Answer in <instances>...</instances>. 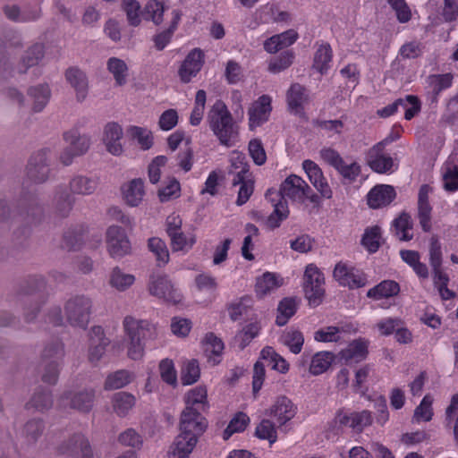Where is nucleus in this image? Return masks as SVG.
<instances>
[{"label":"nucleus","mask_w":458,"mask_h":458,"mask_svg":"<svg viewBox=\"0 0 458 458\" xmlns=\"http://www.w3.org/2000/svg\"><path fill=\"white\" fill-rule=\"evenodd\" d=\"M266 198L274 206V212L269 216L267 225L271 228H276L289 215L287 203L282 199L288 198L303 203L307 199L315 202L318 196L312 193L311 188L301 177L292 174L282 182L279 191L270 189L267 191Z\"/></svg>","instance_id":"1"},{"label":"nucleus","mask_w":458,"mask_h":458,"mask_svg":"<svg viewBox=\"0 0 458 458\" xmlns=\"http://www.w3.org/2000/svg\"><path fill=\"white\" fill-rule=\"evenodd\" d=\"M207 118L210 130L221 145L232 147L237 142L239 137L238 123L233 119L223 101L217 100L214 103L208 113Z\"/></svg>","instance_id":"2"},{"label":"nucleus","mask_w":458,"mask_h":458,"mask_svg":"<svg viewBox=\"0 0 458 458\" xmlns=\"http://www.w3.org/2000/svg\"><path fill=\"white\" fill-rule=\"evenodd\" d=\"M147 290L148 293L166 302L177 304L182 301V294L172 279L164 273L153 272L149 275Z\"/></svg>","instance_id":"3"},{"label":"nucleus","mask_w":458,"mask_h":458,"mask_svg":"<svg viewBox=\"0 0 458 458\" xmlns=\"http://www.w3.org/2000/svg\"><path fill=\"white\" fill-rule=\"evenodd\" d=\"M392 141L394 139H385L374 145L367 153V164L375 173L390 174L398 169V162L385 150V146Z\"/></svg>","instance_id":"4"},{"label":"nucleus","mask_w":458,"mask_h":458,"mask_svg":"<svg viewBox=\"0 0 458 458\" xmlns=\"http://www.w3.org/2000/svg\"><path fill=\"white\" fill-rule=\"evenodd\" d=\"M324 276L314 264L306 267L303 276V290L310 306H318L322 302L324 289Z\"/></svg>","instance_id":"5"},{"label":"nucleus","mask_w":458,"mask_h":458,"mask_svg":"<svg viewBox=\"0 0 458 458\" xmlns=\"http://www.w3.org/2000/svg\"><path fill=\"white\" fill-rule=\"evenodd\" d=\"M92 301L85 295H76L65 304V315L72 327L85 328L89 322Z\"/></svg>","instance_id":"6"},{"label":"nucleus","mask_w":458,"mask_h":458,"mask_svg":"<svg viewBox=\"0 0 458 458\" xmlns=\"http://www.w3.org/2000/svg\"><path fill=\"white\" fill-rule=\"evenodd\" d=\"M106 250L113 259H122L131 251L130 240L123 228L111 225L106 233Z\"/></svg>","instance_id":"7"},{"label":"nucleus","mask_w":458,"mask_h":458,"mask_svg":"<svg viewBox=\"0 0 458 458\" xmlns=\"http://www.w3.org/2000/svg\"><path fill=\"white\" fill-rule=\"evenodd\" d=\"M95 391L91 388L65 392L59 400L62 409L72 408L81 412H88L93 407Z\"/></svg>","instance_id":"8"},{"label":"nucleus","mask_w":458,"mask_h":458,"mask_svg":"<svg viewBox=\"0 0 458 458\" xmlns=\"http://www.w3.org/2000/svg\"><path fill=\"white\" fill-rule=\"evenodd\" d=\"M334 277L339 284L351 289L360 288L367 284V277L361 270L344 262L335 265Z\"/></svg>","instance_id":"9"},{"label":"nucleus","mask_w":458,"mask_h":458,"mask_svg":"<svg viewBox=\"0 0 458 458\" xmlns=\"http://www.w3.org/2000/svg\"><path fill=\"white\" fill-rule=\"evenodd\" d=\"M64 356V347L61 343H55L45 348L43 352L44 359L49 360L46 364L42 380L49 385H54L57 382L59 374V360Z\"/></svg>","instance_id":"10"},{"label":"nucleus","mask_w":458,"mask_h":458,"mask_svg":"<svg viewBox=\"0 0 458 458\" xmlns=\"http://www.w3.org/2000/svg\"><path fill=\"white\" fill-rule=\"evenodd\" d=\"M208 428L207 420L198 411L183 409L180 419V432L199 439Z\"/></svg>","instance_id":"11"},{"label":"nucleus","mask_w":458,"mask_h":458,"mask_svg":"<svg viewBox=\"0 0 458 458\" xmlns=\"http://www.w3.org/2000/svg\"><path fill=\"white\" fill-rule=\"evenodd\" d=\"M272 112V98L268 95H262L255 100L248 110L249 129L254 131L256 128L267 123Z\"/></svg>","instance_id":"12"},{"label":"nucleus","mask_w":458,"mask_h":458,"mask_svg":"<svg viewBox=\"0 0 458 458\" xmlns=\"http://www.w3.org/2000/svg\"><path fill=\"white\" fill-rule=\"evenodd\" d=\"M236 159L241 164V170L236 172V176L233 178V184L240 185L236 203L241 206L246 203L251 196L254 189V182L250 178L248 165L245 162V157L237 155Z\"/></svg>","instance_id":"13"},{"label":"nucleus","mask_w":458,"mask_h":458,"mask_svg":"<svg viewBox=\"0 0 458 458\" xmlns=\"http://www.w3.org/2000/svg\"><path fill=\"white\" fill-rule=\"evenodd\" d=\"M123 327L127 338H131L132 335L129 327L131 328V332L134 333L135 337L143 342L148 339H155L158 335L157 329L153 324L131 316L124 318Z\"/></svg>","instance_id":"14"},{"label":"nucleus","mask_w":458,"mask_h":458,"mask_svg":"<svg viewBox=\"0 0 458 458\" xmlns=\"http://www.w3.org/2000/svg\"><path fill=\"white\" fill-rule=\"evenodd\" d=\"M204 64V53L199 48L192 49L182 62L178 76L182 83H189L196 77Z\"/></svg>","instance_id":"15"},{"label":"nucleus","mask_w":458,"mask_h":458,"mask_svg":"<svg viewBox=\"0 0 458 458\" xmlns=\"http://www.w3.org/2000/svg\"><path fill=\"white\" fill-rule=\"evenodd\" d=\"M335 360L333 352L322 351L318 352L310 357L309 354L303 353L298 361L300 368H305L310 361L309 372L313 376H318L326 372L332 365Z\"/></svg>","instance_id":"16"},{"label":"nucleus","mask_w":458,"mask_h":458,"mask_svg":"<svg viewBox=\"0 0 458 458\" xmlns=\"http://www.w3.org/2000/svg\"><path fill=\"white\" fill-rule=\"evenodd\" d=\"M302 168L306 173L311 184L317 189L324 199H331L333 191L329 186L327 178L321 168L312 160L306 159L302 162Z\"/></svg>","instance_id":"17"},{"label":"nucleus","mask_w":458,"mask_h":458,"mask_svg":"<svg viewBox=\"0 0 458 458\" xmlns=\"http://www.w3.org/2000/svg\"><path fill=\"white\" fill-rule=\"evenodd\" d=\"M123 130L114 122L106 123L103 128L102 142L106 151L114 156H120L123 152L122 144Z\"/></svg>","instance_id":"18"},{"label":"nucleus","mask_w":458,"mask_h":458,"mask_svg":"<svg viewBox=\"0 0 458 458\" xmlns=\"http://www.w3.org/2000/svg\"><path fill=\"white\" fill-rule=\"evenodd\" d=\"M371 421V414L368 411L360 412L340 411L334 419L335 425L339 427H349L357 431H361L365 427L370 425Z\"/></svg>","instance_id":"19"},{"label":"nucleus","mask_w":458,"mask_h":458,"mask_svg":"<svg viewBox=\"0 0 458 458\" xmlns=\"http://www.w3.org/2000/svg\"><path fill=\"white\" fill-rule=\"evenodd\" d=\"M109 343L110 341L106 337L101 327L96 326L90 329L89 347V360L90 362L95 363L100 360Z\"/></svg>","instance_id":"20"},{"label":"nucleus","mask_w":458,"mask_h":458,"mask_svg":"<svg viewBox=\"0 0 458 458\" xmlns=\"http://www.w3.org/2000/svg\"><path fill=\"white\" fill-rule=\"evenodd\" d=\"M393 186L379 184L373 187L367 195V202L371 208H380L389 205L395 198Z\"/></svg>","instance_id":"21"},{"label":"nucleus","mask_w":458,"mask_h":458,"mask_svg":"<svg viewBox=\"0 0 458 458\" xmlns=\"http://www.w3.org/2000/svg\"><path fill=\"white\" fill-rule=\"evenodd\" d=\"M296 410L289 398L280 396L270 408L269 415L273 416L280 426H283L295 416Z\"/></svg>","instance_id":"22"},{"label":"nucleus","mask_w":458,"mask_h":458,"mask_svg":"<svg viewBox=\"0 0 458 458\" xmlns=\"http://www.w3.org/2000/svg\"><path fill=\"white\" fill-rule=\"evenodd\" d=\"M146 194L144 182L141 179H133L122 186L124 202L130 207H138Z\"/></svg>","instance_id":"23"},{"label":"nucleus","mask_w":458,"mask_h":458,"mask_svg":"<svg viewBox=\"0 0 458 458\" xmlns=\"http://www.w3.org/2000/svg\"><path fill=\"white\" fill-rule=\"evenodd\" d=\"M199 439L190 435H184L182 432L175 437L170 447V458H188L195 448Z\"/></svg>","instance_id":"24"},{"label":"nucleus","mask_w":458,"mask_h":458,"mask_svg":"<svg viewBox=\"0 0 458 458\" xmlns=\"http://www.w3.org/2000/svg\"><path fill=\"white\" fill-rule=\"evenodd\" d=\"M284 284V278L273 272H266L256 280L255 291L258 296L264 297Z\"/></svg>","instance_id":"25"},{"label":"nucleus","mask_w":458,"mask_h":458,"mask_svg":"<svg viewBox=\"0 0 458 458\" xmlns=\"http://www.w3.org/2000/svg\"><path fill=\"white\" fill-rule=\"evenodd\" d=\"M184 399V409L198 411L201 413L208 408V390L204 386H198L188 391Z\"/></svg>","instance_id":"26"},{"label":"nucleus","mask_w":458,"mask_h":458,"mask_svg":"<svg viewBox=\"0 0 458 458\" xmlns=\"http://www.w3.org/2000/svg\"><path fill=\"white\" fill-rule=\"evenodd\" d=\"M49 174L46 152L41 151L33 156L28 165V175L35 182H41L47 180Z\"/></svg>","instance_id":"27"},{"label":"nucleus","mask_w":458,"mask_h":458,"mask_svg":"<svg viewBox=\"0 0 458 458\" xmlns=\"http://www.w3.org/2000/svg\"><path fill=\"white\" fill-rule=\"evenodd\" d=\"M369 342L364 339H356L351 342L340 352L341 359L346 362H360L368 355Z\"/></svg>","instance_id":"28"},{"label":"nucleus","mask_w":458,"mask_h":458,"mask_svg":"<svg viewBox=\"0 0 458 458\" xmlns=\"http://www.w3.org/2000/svg\"><path fill=\"white\" fill-rule=\"evenodd\" d=\"M64 140L67 146L78 156L87 153L91 144L89 136L80 133L75 128L65 131L64 133Z\"/></svg>","instance_id":"29"},{"label":"nucleus","mask_w":458,"mask_h":458,"mask_svg":"<svg viewBox=\"0 0 458 458\" xmlns=\"http://www.w3.org/2000/svg\"><path fill=\"white\" fill-rule=\"evenodd\" d=\"M65 78L74 89L77 100L83 101L88 94V79L86 74L76 67H71L66 71Z\"/></svg>","instance_id":"30"},{"label":"nucleus","mask_w":458,"mask_h":458,"mask_svg":"<svg viewBox=\"0 0 458 458\" xmlns=\"http://www.w3.org/2000/svg\"><path fill=\"white\" fill-rule=\"evenodd\" d=\"M204 353L209 363L216 365L220 362L224 344L221 339L210 333L206 335L203 342Z\"/></svg>","instance_id":"31"},{"label":"nucleus","mask_w":458,"mask_h":458,"mask_svg":"<svg viewBox=\"0 0 458 458\" xmlns=\"http://www.w3.org/2000/svg\"><path fill=\"white\" fill-rule=\"evenodd\" d=\"M106 69L112 74L116 86H123L128 82L130 70L127 63L118 57H110L106 61Z\"/></svg>","instance_id":"32"},{"label":"nucleus","mask_w":458,"mask_h":458,"mask_svg":"<svg viewBox=\"0 0 458 458\" xmlns=\"http://www.w3.org/2000/svg\"><path fill=\"white\" fill-rule=\"evenodd\" d=\"M287 104L290 111L295 114H302L303 106L308 102L305 89L300 84H293L287 91Z\"/></svg>","instance_id":"33"},{"label":"nucleus","mask_w":458,"mask_h":458,"mask_svg":"<svg viewBox=\"0 0 458 458\" xmlns=\"http://www.w3.org/2000/svg\"><path fill=\"white\" fill-rule=\"evenodd\" d=\"M443 188L449 192L458 191V165L451 159L445 161L441 167Z\"/></svg>","instance_id":"34"},{"label":"nucleus","mask_w":458,"mask_h":458,"mask_svg":"<svg viewBox=\"0 0 458 458\" xmlns=\"http://www.w3.org/2000/svg\"><path fill=\"white\" fill-rule=\"evenodd\" d=\"M108 283L112 288L118 292H125L135 283V276L124 272L119 267H115L109 274Z\"/></svg>","instance_id":"35"},{"label":"nucleus","mask_w":458,"mask_h":458,"mask_svg":"<svg viewBox=\"0 0 458 458\" xmlns=\"http://www.w3.org/2000/svg\"><path fill=\"white\" fill-rule=\"evenodd\" d=\"M40 8L33 7L30 12H21L15 4H7L4 7V15L11 21L16 22H27L37 20L40 16Z\"/></svg>","instance_id":"36"},{"label":"nucleus","mask_w":458,"mask_h":458,"mask_svg":"<svg viewBox=\"0 0 458 458\" xmlns=\"http://www.w3.org/2000/svg\"><path fill=\"white\" fill-rule=\"evenodd\" d=\"M131 139L136 141L137 145L142 150H148L154 144L153 133L147 127L131 125L127 129Z\"/></svg>","instance_id":"37"},{"label":"nucleus","mask_w":458,"mask_h":458,"mask_svg":"<svg viewBox=\"0 0 458 458\" xmlns=\"http://www.w3.org/2000/svg\"><path fill=\"white\" fill-rule=\"evenodd\" d=\"M400 292L399 284L392 280L382 281L377 285L369 289L367 297L373 300H381L395 296Z\"/></svg>","instance_id":"38"},{"label":"nucleus","mask_w":458,"mask_h":458,"mask_svg":"<svg viewBox=\"0 0 458 458\" xmlns=\"http://www.w3.org/2000/svg\"><path fill=\"white\" fill-rule=\"evenodd\" d=\"M98 186V181L94 177L78 175L73 177L70 182V190L74 194H92L97 190Z\"/></svg>","instance_id":"39"},{"label":"nucleus","mask_w":458,"mask_h":458,"mask_svg":"<svg viewBox=\"0 0 458 458\" xmlns=\"http://www.w3.org/2000/svg\"><path fill=\"white\" fill-rule=\"evenodd\" d=\"M28 95L32 100V110L40 112L48 103L51 92L47 84H39L30 88Z\"/></svg>","instance_id":"40"},{"label":"nucleus","mask_w":458,"mask_h":458,"mask_svg":"<svg viewBox=\"0 0 458 458\" xmlns=\"http://www.w3.org/2000/svg\"><path fill=\"white\" fill-rule=\"evenodd\" d=\"M260 360H264L267 365L280 373H286L289 370V363L272 347L267 346L261 350Z\"/></svg>","instance_id":"41"},{"label":"nucleus","mask_w":458,"mask_h":458,"mask_svg":"<svg viewBox=\"0 0 458 458\" xmlns=\"http://www.w3.org/2000/svg\"><path fill=\"white\" fill-rule=\"evenodd\" d=\"M445 427L453 430L454 439L458 446V394L451 397L445 411Z\"/></svg>","instance_id":"42"},{"label":"nucleus","mask_w":458,"mask_h":458,"mask_svg":"<svg viewBox=\"0 0 458 458\" xmlns=\"http://www.w3.org/2000/svg\"><path fill=\"white\" fill-rule=\"evenodd\" d=\"M298 307V301L295 298L283 299L277 307L276 325L284 326L288 320L295 314Z\"/></svg>","instance_id":"43"},{"label":"nucleus","mask_w":458,"mask_h":458,"mask_svg":"<svg viewBox=\"0 0 458 458\" xmlns=\"http://www.w3.org/2000/svg\"><path fill=\"white\" fill-rule=\"evenodd\" d=\"M393 227L395 236L400 241H410L412 239V223L409 215L403 214L394 219Z\"/></svg>","instance_id":"44"},{"label":"nucleus","mask_w":458,"mask_h":458,"mask_svg":"<svg viewBox=\"0 0 458 458\" xmlns=\"http://www.w3.org/2000/svg\"><path fill=\"white\" fill-rule=\"evenodd\" d=\"M381 243V228L377 225L368 227L361 238L362 246L370 253H374L378 250Z\"/></svg>","instance_id":"45"},{"label":"nucleus","mask_w":458,"mask_h":458,"mask_svg":"<svg viewBox=\"0 0 458 458\" xmlns=\"http://www.w3.org/2000/svg\"><path fill=\"white\" fill-rule=\"evenodd\" d=\"M433 402V397L430 394H426L414 410L412 417L413 421L416 423L430 421L434 415L432 407Z\"/></svg>","instance_id":"46"},{"label":"nucleus","mask_w":458,"mask_h":458,"mask_svg":"<svg viewBox=\"0 0 458 458\" xmlns=\"http://www.w3.org/2000/svg\"><path fill=\"white\" fill-rule=\"evenodd\" d=\"M113 409L119 416H124L135 405V397L125 392L114 394L112 399Z\"/></svg>","instance_id":"47"},{"label":"nucleus","mask_w":458,"mask_h":458,"mask_svg":"<svg viewBox=\"0 0 458 458\" xmlns=\"http://www.w3.org/2000/svg\"><path fill=\"white\" fill-rule=\"evenodd\" d=\"M173 251L188 252L196 243V236L193 233L185 234L182 231L169 236Z\"/></svg>","instance_id":"48"},{"label":"nucleus","mask_w":458,"mask_h":458,"mask_svg":"<svg viewBox=\"0 0 458 458\" xmlns=\"http://www.w3.org/2000/svg\"><path fill=\"white\" fill-rule=\"evenodd\" d=\"M332 62V49L328 44L321 45L316 51L313 67L320 73L326 72Z\"/></svg>","instance_id":"49"},{"label":"nucleus","mask_w":458,"mask_h":458,"mask_svg":"<svg viewBox=\"0 0 458 458\" xmlns=\"http://www.w3.org/2000/svg\"><path fill=\"white\" fill-rule=\"evenodd\" d=\"M148 250L155 255L158 266H165L169 261V251L165 242L158 238L152 237L148 242Z\"/></svg>","instance_id":"50"},{"label":"nucleus","mask_w":458,"mask_h":458,"mask_svg":"<svg viewBox=\"0 0 458 458\" xmlns=\"http://www.w3.org/2000/svg\"><path fill=\"white\" fill-rule=\"evenodd\" d=\"M281 342L287 346L293 353L298 354L302 349L304 337L300 331L290 329L284 332L281 336Z\"/></svg>","instance_id":"51"},{"label":"nucleus","mask_w":458,"mask_h":458,"mask_svg":"<svg viewBox=\"0 0 458 458\" xmlns=\"http://www.w3.org/2000/svg\"><path fill=\"white\" fill-rule=\"evenodd\" d=\"M199 377L200 369L199 366V362L196 360L186 361L182 369L181 373V380L182 385H192L199 380Z\"/></svg>","instance_id":"52"},{"label":"nucleus","mask_w":458,"mask_h":458,"mask_svg":"<svg viewBox=\"0 0 458 458\" xmlns=\"http://www.w3.org/2000/svg\"><path fill=\"white\" fill-rule=\"evenodd\" d=\"M53 400L49 391L39 388L32 395L30 401L28 403V407L35 408L38 411H43L52 407Z\"/></svg>","instance_id":"53"},{"label":"nucleus","mask_w":458,"mask_h":458,"mask_svg":"<svg viewBox=\"0 0 458 458\" xmlns=\"http://www.w3.org/2000/svg\"><path fill=\"white\" fill-rule=\"evenodd\" d=\"M206 100V91L203 89L198 90L195 97L194 107L190 115V123L192 126L199 125L202 121L205 111Z\"/></svg>","instance_id":"54"},{"label":"nucleus","mask_w":458,"mask_h":458,"mask_svg":"<svg viewBox=\"0 0 458 458\" xmlns=\"http://www.w3.org/2000/svg\"><path fill=\"white\" fill-rule=\"evenodd\" d=\"M249 423L250 418L247 416V414L243 412H238L231 420L227 428L225 429L223 434L224 439L227 440L233 434L244 431Z\"/></svg>","instance_id":"55"},{"label":"nucleus","mask_w":458,"mask_h":458,"mask_svg":"<svg viewBox=\"0 0 458 458\" xmlns=\"http://www.w3.org/2000/svg\"><path fill=\"white\" fill-rule=\"evenodd\" d=\"M196 290L200 293L212 294L217 289L218 284L216 279L208 273H200L194 278Z\"/></svg>","instance_id":"56"},{"label":"nucleus","mask_w":458,"mask_h":458,"mask_svg":"<svg viewBox=\"0 0 458 458\" xmlns=\"http://www.w3.org/2000/svg\"><path fill=\"white\" fill-rule=\"evenodd\" d=\"M43 57V46L36 44L32 46L21 59L20 72H24L29 67L34 66L38 64L39 60Z\"/></svg>","instance_id":"57"},{"label":"nucleus","mask_w":458,"mask_h":458,"mask_svg":"<svg viewBox=\"0 0 458 458\" xmlns=\"http://www.w3.org/2000/svg\"><path fill=\"white\" fill-rule=\"evenodd\" d=\"M131 380V375L127 370H118L110 374L105 383V389H119L125 386Z\"/></svg>","instance_id":"58"},{"label":"nucleus","mask_w":458,"mask_h":458,"mask_svg":"<svg viewBox=\"0 0 458 458\" xmlns=\"http://www.w3.org/2000/svg\"><path fill=\"white\" fill-rule=\"evenodd\" d=\"M293 53L292 51H285L269 61L268 70L273 73H278L287 69L293 64Z\"/></svg>","instance_id":"59"},{"label":"nucleus","mask_w":458,"mask_h":458,"mask_svg":"<svg viewBox=\"0 0 458 458\" xmlns=\"http://www.w3.org/2000/svg\"><path fill=\"white\" fill-rule=\"evenodd\" d=\"M338 174L349 182H354L360 174V165L357 162H347L343 158V161L335 169Z\"/></svg>","instance_id":"60"},{"label":"nucleus","mask_w":458,"mask_h":458,"mask_svg":"<svg viewBox=\"0 0 458 458\" xmlns=\"http://www.w3.org/2000/svg\"><path fill=\"white\" fill-rule=\"evenodd\" d=\"M256 436L260 439L268 440L274 444L277 439L275 424L269 420H263L256 428Z\"/></svg>","instance_id":"61"},{"label":"nucleus","mask_w":458,"mask_h":458,"mask_svg":"<svg viewBox=\"0 0 458 458\" xmlns=\"http://www.w3.org/2000/svg\"><path fill=\"white\" fill-rule=\"evenodd\" d=\"M145 15L155 24H160L163 21L165 12L164 4L157 0H148L145 5Z\"/></svg>","instance_id":"62"},{"label":"nucleus","mask_w":458,"mask_h":458,"mask_svg":"<svg viewBox=\"0 0 458 458\" xmlns=\"http://www.w3.org/2000/svg\"><path fill=\"white\" fill-rule=\"evenodd\" d=\"M159 373L162 380L168 385L176 386L177 373L173 360L165 359L159 363Z\"/></svg>","instance_id":"63"},{"label":"nucleus","mask_w":458,"mask_h":458,"mask_svg":"<svg viewBox=\"0 0 458 458\" xmlns=\"http://www.w3.org/2000/svg\"><path fill=\"white\" fill-rule=\"evenodd\" d=\"M181 186L177 180L171 179L167 184L158 191V198L161 202H166L180 196Z\"/></svg>","instance_id":"64"}]
</instances>
